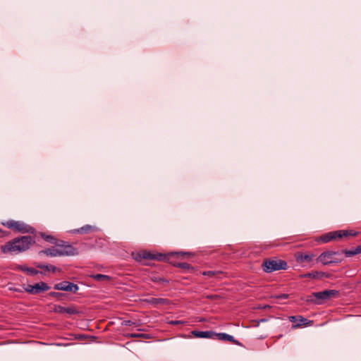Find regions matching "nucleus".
I'll return each mask as SVG.
<instances>
[{
	"label": "nucleus",
	"mask_w": 361,
	"mask_h": 361,
	"mask_svg": "<svg viewBox=\"0 0 361 361\" xmlns=\"http://www.w3.org/2000/svg\"><path fill=\"white\" fill-rule=\"evenodd\" d=\"M35 243L32 237L25 235L16 238L2 245L1 250L4 254H13L27 250Z\"/></svg>",
	"instance_id": "f257e3e1"
},
{
	"label": "nucleus",
	"mask_w": 361,
	"mask_h": 361,
	"mask_svg": "<svg viewBox=\"0 0 361 361\" xmlns=\"http://www.w3.org/2000/svg\"><path fill=\"white\" fill-rule=\"evenodd\" d=\"M39 254H45L47 256H74L78 254L76 248L70 245L61 246L60 247H51L39 252Z\"/></svg>",
	"instance_id": "f03ea898"
},
{
	"label": "nucleus",
	"mask_w": 361,
	"mask_h": 361,
	"mask_svg": "<svg viewBox=\"0 0 361 361\" xmlns=\"http://www.w3.org/2000/svg\"><path fill=\"white\" fill-rule=\"evenodd\" d=\"M264 271L271 273L279 270H286L288 268L287 262L282 259H266L262 264Z\"/></svg>",
	"instance_id": "7ed1b4c3"
},
{
	"label": "nucleus",
	"mask_w": 361,
	"mask_h": 361,
	"mask_svg": "<svg viewBox=\"0 0 361 361\" xmlns=\"http://www.w3.org/2000/svg\"><path fill=\"white\" fill-rule=\"evenodd\" d=\"M4 225L8 228L22 233H34L35 229L23 221L9 220L4 223Z\"/></svg>",
	"instance_id": "20e7f679"
},
{
	"label": "nucleus",
	"mask_w": 361,
	"mask_h": 361,
	"mask_svg": "<svg viewBox=\"0 0 361 361\" xmlns=\"http://www.w3.org/2000/svg\"><path fill=\"white\" fill-rule=\"evenodd\" d=\"M340 255L341 253L339 252H324L317 258V262L322 263L323 265L337 264L341 262V259L338 257Z\"/></svg>",
	"instance_id": "39448f33"
},
{
	"label": "nucleus",
	"mask_w": 361,
	"mask_h": 361,
	"mask_svg": "<svg viewBox=\"0 0 361 361\" xmlns=\"http://www.w3.org/2000/svg\"><path fill=\"white\" fill-rule=\"evenodd\" d=\"M338 295V291L335 290H325L321 292L314 293L312 296L315 298V302L320 304L332 297Z\"/></svg>",
	"instance_id": "423d86ee"
},
{
	"label": "nucleus",
	"mask_w": 361,
	"mask_h": 361,
	"mask_svg": "<svg viewBox=\"0 0 361 361\" xmlns=\"http://www.w3.org/2000/svg\"><path fill=\"white\" fill-rule=\"evenodd\" d=\"M49 289L50 287L44 282H39L35 285H27L25 287V290L30 294H39Z\"/></svg>",
	"instance_id": "0eeeda50"
},
{
	"label": "nucleus",
	"mask_w": 361,
	"mask_h": 361,
	"mask_svg": "<svg viewBox=\"0 0 361 361\" xmlns=\"http://www.w3.org/2000/svg\"><path fill=\"white\" fill-rule=\"evenodd\" d=\"M54 288L56 290L69 291L72 293H75L78 290V286L76 284L68 281H63L56 283Z\"/></svg>",
	"instance_id": "6e6552de"
},
{
	"label": "nucleus",
	"mask_w": 361,
	"mask_h": 361,
	"mask_svg": "<svg viewBox=\"0 0 361 361\" xmlns=\"http://www.w3.org/2000/svg\"><path fill=\"white\" fill-rule=\"evenodd\" d=\"M295 260L299 264H311L313 262L315 255L312 252L300 253L298 252L295 255Z\"/></svg>",
	"instance_id": "1a4fd4ad"
},
{
	"label": "nucleus",
	"mask_w": 361,
	"mask_h": 361,
	"mask_svg": "<svg viewBox=\"0 0 361 361\" xmlns=\"http://www.w3.org/2000/svg\"><path fill=\"white\" fill-rule=\"evenodd\" d=\"M97 231H98V228L96 226L87 224V225L82 226L80 228L71 230V231H70V233L72 234H76V233L87 234V233L96 232Z\"/></svg>",
	"instance_id": "9d476101"
},
{
	"label": "nucleus",
	"mask_w": 361,
	"mask_h": 361,
	"mask_svg": "<svg viewBox=\"0 0 361 361\" xmlns=\"http://www.w3.org/2000/svg\"><path fill=\"white\" fill-rule=\"evenodd\" d=\"M163 256L161 254H154L148 251H142L138 254V257L137 259H157L161 260Z\"/></svg>",
	"instance_id": "9b49d317"
},
{
	"label": "nucleus",
	"mask_w": 361,
	"mask_h": 361,
	"mask_svg": "<svg viewBox=\"0 0 361 361\" xmlns=\"http://www.w3.org/2000/svg\"><path fill=\"white\" fill-rule=\"evenodd\" d=\"M192 334L196 338L214 339L215 332H214L212 331H192Z\"/></svg>",
	"instance_id": "f8f14e48"
},
{
	"label": "nucleus",
	"mask_w": 361,
	"mask_h": 361,
	"mask_svg": "<svg viewBox=\"0 0 361 361\" xmlns=\"http://www.w3.org/2000/svg\"><path fill=\"white\" fill-rule=\"evenodd\" d=\"M214 339L219 341H226L233 343H236L237 341L233 336L227 334L226 333H215Z\"/></svg>",
	"instance_id": "ddd939ff"
},
{
	"label": "nucleus",
	"mask_w": 361,
	"mask_h": 361,
	"mask_svg": "<svg viewBox=\"0 0 361 361\" xmlns=\"http://www.w3.org/2000/svg\"><path fill=\"white\" fill-rule=\"evenodd\" d=\"M338 238V231L334 232H330L321 237V240L323 243H328L332 240L337 239Z\"/></svg>",
	"instance_id": "4468645a"
},
{
	"label": "nucleus",
	"mask_w": 361,
	"mask_h": 361,
	"mask_svg": "<svg viewBox=\"0 0 361 361\" xmlns=\"http://www.w3.org/2000/svg\"><path fill=\"white\" fill-rule=\"evenodd\" d=\"M148 302L155 305H166L169 304V300L165 298H152L148 300Z\"/></svg>",
	"instance_id": "2eb2a0df"
},
{
	"label": "nucleus",
	"mask_w": 361,
	"mask_h": 361,
	"mask_svg": "<svg viewBox=\"0 0 361 361\" xmlns=\"http://www.w3.org/2000/svg\"><path fill=\"white\" fill-rule=\"evenodd\" d=\"M357 234V232H355L352 230H350V231H344V230H341V231H338V238H342L343 237H349V236H355Z\"/></svg>",
	"instance_id": "dca6fc26"
},
{
	"label": "nucleus",
	"mask_w": 361,
	"mask_h": 361,
	"mask_svg": "<svg viewBox=\"0 0 361 361\" xmlns=\"http://www.w3.org/2000/svg\"><path fill=\"white\" fill-rule=\"evenodd\" d=\"M37 267L44 270V271H52V272H56L57 271H59L60 269L59 268H57L55 266H53V265H51V264H38L37 265Z\"/></svg>",
	"instance_id": "f3484780"
},
{
	"label": "nucleus",
	"mask_w": 361,
	"mask_h": 361,
	"mask_svg": "<svg viewBox=\"0 0 361 361\" xmlns=\"http://www.w3.org/2000/svg\"><path fill=\"white\" fill-rule=\"evenodd\" d=\"M325 276V273L324 272H319V271H314L312 273H307L302 276V277H309V278H313V279H321L323 276Z\"/></svg>",
	"instance_id": "a211bd4d"
},
{
	"label": "nucleus",
	"mask_w": 361,
	"mask_h": 361,
	"mask_svg": "<svg viewBox=\"0 0 361 361\" xmlns=\"http://www.w3.org/2000/svg\"><path fill=\"white\" fill-rule=\"evenodd\" d=\"M92 277L97 281H109L111 279L110 276H109L107 275L99 274L92 275Z\"/></svg>",
	"instance_id": "6ab92c4d"
},
{
	"label": "nucleus",
	"mask_w": 361,
	"mask_h": 361,
	"mask_svg": "<svg viewBox=\"0 0 361 361\" xmlns=\"http://www.w3.org/2000/svg\"><path fill=\"white\" fill-rule=\"evenodd\" d=\"M298 322H300V324H295V325H293V329H295V328H298L302 325H307V324H310V323H312V322L311 321H308L307 319L302 317V316H298Z\"/></svg>",
	"instance_id": "aec40b11"
},
{
	"label": "nucleus",
	"mask_w": 361,
	"mask_h": 361,
	"mask_svg": "<svg viewBox=\"0 0 361 361\" xmlns=\"http://www.w3.org/2000/svg\"><path fill=\"white\" fill-rule=\"evenodd\" d=\"M126 337H128V338H149V336L148 334H128L126 335Z\"/></svg>",
	"instance_id": "412c9836"
},
{
	"label": "nucleus",
	"mask_w": 361,
	"mask_h": 361,
	"mask_svg": "<svg viewBox=\"0 0 361 361\" xmlns=\"http://www.w3.org/2000/svg\"><path fill=\"white\" fill-rule=\"evenodd\" d=\"M221 274H222L221 271H208L203 272V275L207 276L209 277L216 276Z\"/></svg>",
	"instance_id": "4be33fe9"
},
{
	"label": "nucleus",
	"mask_w": 361,
	"mask_h": 361,
	"mask_svg": "<svg viewBox=\"0 0 361 361\" xmlns=\"http://www.w3.org/2000/svg\"><path fill=\"white\" fill-rule=\"evenodd\" d=\"M41 236L45 240H47V242H49L51 243H55V238L51 236V235H46L44 233H41Z\"/></svg>",
	"instance_id": "5701e85b"
},
{
	"label": "nucleus",
	"mask_w": 361,
	"mask_h": 361,
	"mask_svg": "<svg viewBox=\"0 0 361 361\" xmlns=\"http://www.w3.org/2000/svg\"><path fill=\"white\" fill-rule=\"evenodd\" d=\"M26 272L30 274V275H32V276H34V275H36L39 273V271H37V269H35L33 268H26Z\"/></svg>",
	"instance_id": "b1692460"
},
{
	"label": "nucleus",
	"mask_w": 361,
	"mask_h": 361,
	"mask_svg": "<svg viewBox=\"0 0 361 361\" xmlns=\"http://www.w3.org/2000/svg\"><path fill=\"white\" fill-rule=\"evenodd\" d=\"M66 313H68L69 314H74L78 313V312L74 307H66Z\"/></svg>",
	"instance_id": "393cba45"
},
{
	"label": "nucleus",
	"mask_w": 361,
	"mask_h": 361,
	"mask_svg": "<svg viewBox=\"0 0 361 361\" xmlns=\"http://www.w3.org/2000/svg\"><path fill=\"white\" fill-rule=\"evenodd\" d=\"M345 254L346 256L350 257V256H353V255H356V252H355V250H347V251H345Z\"/></svg>",
	"instance_id": "a878e982"
},
{
	"label": "nucleus",
	"mask_w": 361,
	"mask_h": 361,
	"mask_svg": "<svg viewBox=\"0 0 361 361\" xmlns=\"http://www.w3.org/2000/svg\"><path fill=\"white\" fill-rule=\"evenodd\" d=\"M178 266L183 269H189L190 267V264L185 262L180 263Z\"/></svg>",
	"instance_id": "bb28decb"
},
{
	"label": "nucleus",
	"mask_w": 361,
	"mask_h": 361,
	"mask_svg": "<svg viewBox=\"0 0 361 361\" xmlns=\"http://www.w3.org/2000/svg\"><path fill=\"white\" fill-rule=\"evenodd\" d=\"M289 320L292 322H295L299 320L298 317L296 316H290L289 317Z\"/></svg>",
	"instance_id": "cd10ccee"
},
{
	"label": "nucleus",
	"mask_w": 361,
	"mask_h": 361,
	"mask_svg": "<svg viewBox=\"0 0 361 361\" xmlns=\"http://www.w3.org/2000/svg\"><path fill=\"white\" fill-rule=\"evenodd\" d=\"M134 324L133 322H132L130 320H126V321H123L122 324L124 325V326H130L131 324Z\"/></svg>",
	"instance_id": "c85d7f7f"
},
{
	"label": "nucleus",
	"mask_w": 361,
	"mask_h": 361,
	"mask_svg": "<svg viewBox=\"0 0 361 361\" xmlns=\"http://www.w3.org/2000/svg\"><path fill=\"white\" fill-rule=\"evenodd\" d=\"M66 308L64 307H59L58 312L61 313L66 312Z\"/></svg>",
	"instance_id": "c756f323"
},
{
	"label": "nucleus",
	"mask_w": 361,
	"mask_h": 361,
	"mask_svg": "<svg viewBox=\"0 0 361 361\" xmlns=\"http://www.w3.org/2000/svg\"><path fill=\"white\" fill-rule=\"evenodd\" d=\"M355 252H356V255L361 253V246L356 247Z\"/></svg>",
	"instance_id": "7c9ffc66"
},
{
	"label": "nucleus",
	"mask_w": 361,
	"mask_h": 361,
	"mask_svg": "<svg viewBox=\"0 0 361 361\" xmlns=\"http://www.w3.org/2000/svg\"><path fill=\"white\" fill-rule=\"evenodd\" d=\"M60 293L57 292H51L50 293V295L51 296H58Z\"/></svg>",
	"instance_id": "2f4dec72"
},
{
	"label": "nucleus",
	"mask_w": 361,
	"mask_h": 361,
	"mask_svg": "<svg viewBox=\"0 0 361 361\" xmlns=\"http://www.w3.org/2000/svg\"><path fill=\"white\" fill-rule=\"evenodd\" d=\"M218 296L215 295H211L207 296L208 298H211V299L216 298Z\"/></svg>",
	"instance_id": "473e14b6"
},
{
	"label": "nucleus",
	"mask_w": 361,
	"mask_h": 361,
	"mask_svg": "<svg viewBox=\"0 0 361 361\" xmlns=\"http://www.w3.org/2000/svg\"><path fill=\"white\" fill-rule=\"evenodd\" d=\"M279 298H288V295H287L283 294V295H281L279 296Z\"/></svg>",
	"instance_id": "72a5a7b5"
},
{
	"label": "nucleus",
	"mask_w": 361,
	"mask_h": 361,
	"mask_svg": "<svg viewBox=\"0 0 361 361\" xmlns=\"http://www.w3.org/2000/svg\"><path fill=\"white\" fill-rule=\"evenodd\" d=\"M26 268H27V267H20V269H21L22 271H25V272H26Z\"/></svg>",
	"instance_id": "f704fd0d"
},
{
	"label": "nucleus",
	"mask_w": 361,
	"mask_h": 361,
	"mask_svg": "<svg viewBox=\"0 0 361 361\" xmlns=\"http://www.w3.org/2000/svg\"><path fill=\"white\" fill-rule=\"evenodd\" d=\"M178 255H188V253H185V252H180V253H178Z\"/></svg>",
	"instance_id": "c9c22d12"
},
{
	"label": "nucleus",
	"mask_w": 361,
	"mask_h": 361,
	"mask_svg": "<svg viewBox=\"0 0 361 361\" xmlns=\"http://www.w3.org/2000/svg\"><path fill=\"white\" fill-rule=\"evenodd\" d=\"M266 321H267V320H266V319H261V320H260V322H266Z\"/></svg>",
	"instance_id": "e433bc0d"
}]
</instances>
